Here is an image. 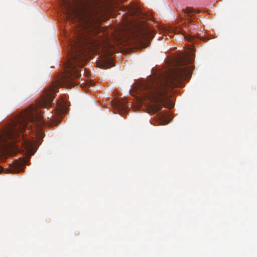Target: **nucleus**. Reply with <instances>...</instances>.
<instances>
[{
    "label": "nucleus",
    "instance_id": "2",
    "mask_svg": "<svg viewBox=\"0 0 257 257\" xmlns=\"http://www.w3.org/2000/svg\"><path fill=\"white\" fill-rule=\"evenodd\" d=\"M193 61V55L185 54L176 62L178 66L168 72L150 76L145 81L136 87V91L142 100H148L154 104L149 106L150 113L155 114L162 108V105L171 109L174 104L171 100V91L174 87H183L182 80H188L193 68L186 66Z\"/></svg>",
    "mask_w": 257,
    "mask_h": 257
},
{
    "label": "nucleus",
    "instance_id": "5",
    "mask_svg": "<svg viewBox=\"0 0 257 257\" xmlns=\"http://www.w3.org/2000/svg\"><path fill=\"white\" fill-rule=\"evenodd\" d=\"M124 11H127V13L130 16L135 17L134 19H143L145 15L143 14L139 8H138L135 5H132L129 6L127 7L124 8Z\"/></svg>",
    "mask_w": 257,
    "mask_h": 257
},
{
    "label": "nucleus",
    "instance_id": "9",
    "mask_svg": "<svg viewBox=\"0 0 257 257\" xmlns=\"http://www.w3.org/2000/svg\"><path fill=\"white\" fill-rule=\"evenodd\" d=\"M113 66V61L110 59L106 58L103 60V65L102 66L103 68H110Z\"/></svg>",
    "mask_w": 257,
    "mask_h": 257
},
{
    "label": "nucleus",
    "instance_id": "7",
    "mask_svg": "<svg viewBox=\"0 0 257 257\" xmlns=\"http://www.w3.org/2000/svg\"><path fill=\"white\" fill-rule=\"evenodd\" d=\"M113 105L118 111H125L128 107L127 101L125 99L115 100L113 102Z\"/></svg>",
    "mask_w": 257,
    "mask_h": 257
},
{
    "label": "nucleus",
    "instance_id": "13",
    "mask_svg": "<svg viewBox=\"0 0 257 257\" xmlns=\"http://www.w3.org/2000/svg\"><path fill=\"white\" fill-rule=\"evenodd\" d=\"M3 170H4V169L2 167H0V173L1 172H2L3 171Z\"/></svg>",
    "mask_w": 257,
    "mask_h": 257
},
{
    "label": "nucleus",
    "instance_id": "14",
    "mask_svg": "<svg viewBox=\"0 0 257 257\" xmlns=\"http://www.w3.org/2000/svg\"><path fill=\"white\" fill-rule=\"evenodd\" d=\"M50 123V124H52V123H51L49 121L47 122V123ZM55 124V123H53V124Z\"/></svg>",
    "mask_w": 257,
    "mask_h": 257
},
{
    "label": "nucleus",
    "instance_id": "15",
    "mask_svg": "<svg viewBox=\"0 0 257 257\" xmlns=\"http://www.w3.org/2000/svg\"><path fill=\"white\" fill-rule=\"evenodd\" d=\"M161 116H162V117H164L165 116H164V115H161Z\"/></svg>",
    "mask_w": 257,
    "mask_h": 257
},
{
    "label": "nucleus",
    "instance_id": "1",
    "mask_svg": "<svg viewBox=\"0 0 257 257\" xmlns=\"http://www.w3.org/2000/svg\"><path fill=\"white\" fill-rule=\"evenodd\" d=\"M62 9L69 19L76 21L75 39L71 43L70 57L66 64V73L62 76V81L66 87L76 84L75 78L81 76L77 67L85 65L88 53L97 49L99 44L96 39L92 36L87 28L86 13L90 15L98 13L96 0H61ZM122 1V0H120Z\"/></svg>",
    "mask_w": 257,
    "mask_h": 257
},
{
    "label": "nucleus",
    "instance_id": "8",
    "mask_svg": "<svg viewBox=\"0 0 257 257\" xmlns=\"http://www.w3.org/2000/svg\"><path fill=\"white\" fill-rule=\"evenodd\" d=\"M176 32L178 33H182L184 35L185 38L189 42H193L195 38V37L194 36L186 34L185 32L183 33V30L181 29H177L176 30Z\"/></svg>",
    "mask_w": 257,
    "mask_h": 257
},
{
    "label": "nucleus",
    "instance_id": "12",
    "mask_svg": "<svg viewBox=\"0 0 257 257\" xmlns=\"http://www.w3.org/2000/svg\"><path fill=\"white\" fill-rule=\"evenodd\" d=\"M64 108L62 106H59V110H58V113H60V112H62V111H64Z\"/></svg>",
    "mask_w": 257,
    "mask_h": 257
},
{
    "label": "nucleus",
    "instance_id": "6",
    "mask_svg": "<svg viewBox=\"0 0 257 257\" xmlns=\"http://www.w3.org/2000/svg\"><path fill=\"white\" fill-rule=\"evenodd\" d=\"M27 165V160L25 159L20 158L14 161L12 164V168L9 169L10 173L19 172L23 170V167Z\"/></svg>",
    "mask_w": 257,
    "mask_h": 257
},
{
    "label": "nucleus",
    "instance_id": "11",
    "mask_svg": "<svg viewBox=\"0 0 257 257\" xmlns=\"http://www.w3.org/2000/svg\"><path fill=\"white\" fill-rule=\"evenodd\" d=\"M184 13L188 14L190 17H192V16L191 15V14L195 13L194 10L191 8H186L184 10Z\"/></svg>",
    "mask_w": 257,
    "mask_h": 257
},
{
    "label": "nucleus",
    "instance_id": "10",
    "mask_svg": "<svg viewBox=\"0 0 257 257\" xmlns=\"http://www.w3.org/2000/svg\"><path fill=\"white\" fill-rule=\"evenodd\" d=\"M48 121H49L51 123H56V118L54 116V114H51L50 116L47 117Z\"/></svg>",
    "mask_w": 257,
    "mask_h": 257
},
{
    "label": "nucleus",
    "instance_id": "3",
    "mask_svg": "<svg viewBox=\"0 0 257 257\" xmlns=\"http://www.w3.org/2000/svg\"><path fill=\"white\" fill-rule=\"evenodd\" d=\"M56 89L54 87L47 90L37 105L31 106L13 120L2 138L4 144L0 146V152L2 154L7 155L11 152L19 151L21 146L28 151L32 149L33 144L30 141L24 140V131L28 128V132L30 130H33L37 135L42 136V127L47 122L39 108H47L52 104Z\"/></svg>",
    "mask_w": 257,
    "mask_h": 257
},
{
    "label": "nucleus",
    "instance_id": "4",
    "mask_svg": "<svg viewBox=\"0 0 257 257\" xmlns=\"http://www.w3.org/2000/svg\"><path fill=\"white\" fill-rule=\"evenodd\" d=\"M133 40L140 44L143 47L146 48L149 45L150 41L154 37V33L149 29H143L138 27L133 33Z\"/></svg>",
    "mask_w": 257,
    "mask_h": 257
}]
</instances>
